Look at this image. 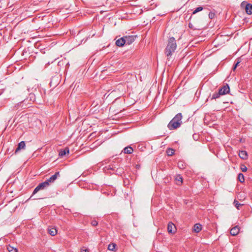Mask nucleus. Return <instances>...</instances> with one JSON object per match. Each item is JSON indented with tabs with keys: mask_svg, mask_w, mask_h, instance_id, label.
Here are the masks:
<instances>
[{
	"mask_svg": "<svg viewBox=\"0 0 252 252\" xmlns=\"http://www.w3.org/2000/svg\"><path fill=\"white\" fill-rule=\"evenodd\" d=\"M30 99L31 100H32L33 101H34L35 100V96H34V94H30Z\"/></svg>",
	"mask_w": 252,
	"mask_h": 252,
	"instance_id": "473e14b6",
	"label": "nucleus"
},
{
	"mask_svg": "<svg viewBox=\"0 0 252 252\" xmlns=\"http://www.w3.org/2000/svg\"><path fill=\"white\" fill-rule=\"evenodd\" d=\"M58 84V77H53L50 81V85L51 86H53L54 87H55L57 86V85Z\"/></svg>",
	"mask_w": 252,
	"mask_h": 252,
	"instance_id": "2eb2a0df",
	"label": "nucleus"
},
{
	"mask_svg": "<svg viewBox=\"0 0 252 252\" xmlns=\"http://www.w3.org/2000/svg\"><path fill=\"white\" fill-rule=\"evenodd\" d=\"M7 249L9 252H18V250L16 248L9 245L7 246Z\"/></svg>",
	"mask_w": 252,
	"mask_h": 252,
	"instance_id": "6ab92c4d",
	"label": "nucleus"
},
{
	"mask_svg": "<svg viewBox=\"0 0 252 252\" xmlns=\"http://www.w3.org/2000/svg\"><path fill=\"white\" fill-rule=\"evenodd\" d=\"M241 169L243 172H245L247 171L248 168L245 165H242L241 166Z\"/></svg>",
	"mask_w": 252,
	"mask_h": 252,
	"instance_id": "c85d7f7f",
	"label": "nucleus"
},
{
	"mask_svg": "<svg viewBox=\"0 0 252 252\" xmlns=\"http://www.w3.org/2000/svg\"><path fill=\"white\" fill-rule=\"evenodd\" d=\"M241 6L245 7V10L248 14H252V4L248 3L245 1H243L241 3Z\"/></svg>",
	"mask_w": 252,
	"mask_h": 252,
	"instance_id": "39448f33",
	"label": "nucleus"
},
{
	"mask_svg": "<svg viewBox=\"0 0 252 252\" xmlns=\"http://www.w3.org/2000/svg\"><path fill=\"white\" fill-rule=\"evenodd\" d=\"M239 157L243 159H247L248 158V154L246 151H240L239 153Z\"/></svg>",
	"mask_w": 252,
	"mask_h": 252,
	"instance_id": "ddd939ff",
	"label": "nucleus"
},
{
	"mask_svg": "<svg viewBox=\"0 0 252 252\" xmlns=\"http://www.w3.org/2000/svg\"><path fill=\"white\" fill-rule=\"evenodd\" d=\"M81 252H89L88 250H87V249H85V250H81Z\"/></svg>",
	"mask_w": 252,
	"mask_h": 252,
	"instance_id": "c9c22d12",
	"label": "nucleus"
},
{
	"mask_svg": "<svg viewBox=\"0 0 252 252\" xmlns=\"http://www.w3.org/2000/svg\"><path fill=\"white\" fill-rule=\"evenodd\" d=\"M115 44L118 47H123L126 44V40H125L124 36L117 39L116 41Z\"/></svg>",
	"mask_w": 252,
	"mask_h": 252,
	"instance_id": "9d476101",
	"label": "nucleus"
},
{
	"mask_svg": "<svg viewBox=\"0 0 252 252\" xmlns=\"http://www.w3.org/2000/svg\"><path fill=\"white\" fill-rule=\"evenodd\" d=\"M25 142L23 141L18 143V147L16 148L15 153H17L19 150L23 149L25 147Z\"/></svg>",
	"mask_w": 252,
	"mask_h": 252,
	"instance_id": "9b49d317",
	"label": "nucleus"
},
{
	"mask_svg": "<svg viewBox=\"0 0 252 252\" xmlns=\"http://www.w3.org/2000/svg\"><path fill=\"white\" fill-rule=\"evenodd\" d=\"M202 225L199 223H196L193 226V231L196 233H198L201 230Z\"/></svg>",
	"mask_w": 252,
	"mask_h": 252,
	"instance_id": "dca6fc26",
	"label": "nucleus"
},
{
	"mask_svg": "<svg viewBox=\"0 0 252 252\" xmlns=\"http://www.w3.org/2000/svg\"><path fill=\"white\" fill-rule=\"evenodd\" d=\"M125 40H126V44L130 45L132 44L135 40L137 35H125L124 36Z\"/></svg>",
	"mask_w": 252,
	"mask_h": 252,
	"instance_id": "423d86ee",
	"label": "nucleus"
},
{
	"mask_svg": "<svg viewBox=\"0 0 252 252\" xmlns=\"http://www.w3.org/2000/svg\"><path fill=\"white\" fill-rule=\"evenodd\" d=\"M69 150L66 147L64 149H61L59 151V156L61 157L64 156L66 154H69Z\"/></svg>",
	"mask_w": 252,
	"mask_h": 252,
	"instance_id": "f8f14e48",
	"label": "nucleus"
},
{
	"mask_svg": "<svg viewBox=\"0 0 252 252\" xmlns=\"http://www.w3.org/2000/svg\"><path fill=\"white\" fill-rule=\"evenodd\" d=\"M203 9V8L202 6H199L197 8H196L192 12V14H195L198 12H200L202 11Z\"/></svg>",
	"mask_w": 252,
	"mask_h": 252,
	"instance_id": "5701e85b",
	"label": "nucleus"
},
{
	"mask_svg": "<svg viewBox=\"0 0 252 252\" xmlns=\"http://www.w3.org/2000/svg\"><path fill=\"white\" fill-rule=\"evenodd\" d=\"M49 186V184L48 182L44 181L38 185V186L34 189L32 192V195L36 193L39 190L44 189Z\"/></svg>",
	"mask_w": 252,
	"mask_h": 252,
	"instance_id": "20e7f679",
	"label": "nucleus"
},
{
	"mask_svg": "<svg viewBox=\"0 0 252 252\" xmlns=\"http://www.w3.org/2000/svg\"><path fill=\"white\" fill-rule=\"evenodd\" d=\"M122 162V160L121 159L115 158L108 165L106 166L105 168L107 170L115 171L116 169L118 168V166L121 165Z\"/></svg>",
	"mask_w": 252,
	"mask_h": 252,
	"instance_id": "7ed1b4c3",
	"label": "nucleus"
},
{
	"mask_svg": "<svg viewBox=\"0 0 252 252\" xmlns=\"http://www.w3.org/2000/svg\"><path fill=\"white\" fill-rule=\"evenodd\" d=\"M189 27L190 29H193V30L196 29L195 28H194V27H193V25L192 24L190 23L189 24Z\"/></svg>",
	"mask_w": 252,
	"mask_h": 252,
	"instance_id": "72a5a7b5",
	"label": "nucleus"
},
{
	"mask_svg": "<svg viewBox=\"0 0 252 252\" xmlns=\"http://www.w3.org/2000/svg\"><path fill=\"white\" fill-rule=\"evenodd\" d=\"M60 176V172H56L55 174L51 176L49 179L46 180V182H48V183L50 184V183H53L58 178V177Z\"/></svg>",
	"mask_w": 252,
	"mask_h": 252,
	"instance_id": "6e6552de",
	"label": "nucleus"
},
{
	"mask_svg": "<svg viewBox=\"0 0 252 252\" xmlns=\"http://www.w3.org/2000/svg\"><path fill=\"white\" fill-rule=\"evenodd\" d=\"M239 232V228L238 226H236L231 229L230 234L233 236H235L238 234Z\"/></svg>",
	"mask_w": 252,
	"mask_h": 252,
	"instance_id": "4468645a",
	"label": "nucleus"
},
{
	"mask_svg": "<svg viewBox=\"0 0 252 252\" xmlns=\"http://www.w3.org/2000/svg\"><path fill=\"white\" fill-rule=\"evenodd\" d=\"M240 62H241V60L240 59H238L236 63L235 64V65H234V66L232 68L233 71L235 70V69H236L237 66L239 65V64L240 63Z\"/></svg>",
	"mask_w": 252,
	"mask_h": 252,
	"instance_id": "bb28decb",
	"label": "nucleus"
},
{
	"mask_svg": "<svg viewBox=\"0 0 252 252\" xmlns=\"http://www.w3.org/2000/svg\"><path fill=\"white\" fill-rule=\"evenodd\" d=\"M115 246H116V245H115V244H113L112 246H111V245H109L108 246V248L109 250L113 251L114 250V249L115 248Z\"/></svg>",
	"mask_w": 252,
	"mask_h": 252,
	"instance_id": "2f4dec72",
	"label": "nucleus"
},
{
	"mask_svg": "<svg viewBox=\"0 0 252 252\" xmlns=\"http://www.w3.org/2000/svg\"><path fill=\"white\" fill-rule=\"evenodd\" d=\"M176 180L179 182H181V183L183 182V178L181 175H178L176 178Z\"/></svg>",
	"mask_w": 252,
	"mask_h": 252,
	"instance_id": "cd10ccee",
	"label": "nucleus"
},
{
	"mask_svg": "<svg viewBox=\"0 0 252 252\" xmlns=\"http://www.w3.org/2000/svg\"><path fill=\"white\" fill-rule=\"evenodd\" d=\"M91 224L93 225V226H95L96 225H97L98 224V222L96 220H93L91 222Z\"/></svg>",
	"mask_w": 252,
	"mask_h": 252,
	"instance_id": "7c9ffc66",
	"label": "nucleus"
},
{
	"mask_svg": "<svg viewBox=\"0 0 252 252\" xmlns=\"http://www.w3.org/2000/svg\"><path fill=\"white\" fill-rule=\"evenodd\" d=\"M49 233L51 236H55L57 233V230L56 228H52L49 229Z\"/></svg>",
	"mask_w": 252,
	"mask_h": 252,
	"instance_id": "412c9836",
	"label": "nucleus"
},
{
	"mask_svg": "<svg viewBox=\"0 0 252 252\" xmlns=\"http://www.w3.org/2000/svg\"><path fill=\"white\" fill-rule=\"evenodd\" d=\"M234 204H235L236 208L238 210L240 209V207L243 205L242 204L239 203V202L236 200H234Z\"/></svg>",
	"mask_w": 252,
	"mask_h": 252,
	"instance_id": "a878e982",
	"label": "nucleus"
},
{
	"mask_svg": "<svg viewBox=\"0 0 252 252\" xmlns=\"http://www.w3.org/2000/svg\"><path fill=\"white\" fill-rule=\"evenodd\" d=\"M135 167L137 169H139L140 168V165L139 164H136Z\"/></svg>",
	"mask_w": 252,
	"mask_h": 252,
	"instance_id": "f704fd0d",
	"label": "nucleus"
},
{
	"mask_svg": "<svg viewBox=\"0 0 252 252\" xmlns=\"http://www.w3.org/2000/svg\"><path fill=\"white\" fill-rule=\"evenodd\" d=\"M238 179L239 182L241 183H244L245 181L244 175L241 173L238 174Z\"/></svg>",
	"mask_w": 252,
	"mask_h": 252,
	"instance_id": "4be33fe9",
	"label": "nucleus"
},
{
	"mask_svg": "<svg viewBox=\"0 0 252 252\" xmlns=\"http://www.w3.org/2000/svg\"><path fill=\"white\" fill-rule=\"evenodd\" d=\"M175 150L172 148H168L166 150V154L168 156H172L174 154Z\"/></svg>",
	"mask_w": 252,
	"mask_h": 252,
	"instance_id": "aec40b11",
	"label": "nucleus"
},
{
	"mask_svg": "<svg viewBox=\"0 0 252 252\" xmlns=\"http://www.w3.org/2000/svg\"><path fill=\"white\" fill-rule=\"evenodd\" d=\"M115 171L116 172V174L119 175H122L124 173V169L122 168L121 165L120 166H118Z\"/></svg>",
	"mask_w": 252,
	"mask_h": 252,
	"instance_id": "a211bd4d",
	"label": "nucleus"
},
{
	"mask_svg": "<svg viewBox=\"0 0 252 252\" xmlns=\"http://www.w3.org/2000/svg\"><path fill=\"white\" fill-rule=\"evenodd\" d=\"M168 232L170 233H174L176 232V227L174 223L169 222L167 226Z\"/></svg>",
	"mask_w": 252,
	"mask_h": 252,
	"instance_id": "1a4fd4ad",
	"label": "nucleus"
},
{
	"mask_svg": "<svg viewBox=\"0 0 252 252\" xmlns=\"http://www.w3.org/2000/svg\"><path fill=\"white\" fill-rule=\"evenodd\" d=\"M208 16H209V18L210 19H212L214 18V17L215 16V13L212 12H210L208 14Z\"/></svg>",
	"mask_w": 252,
	"mask_h": 252,
	"instance_id": "c756f323",
	"label": "nucleus"
},
{
	"mask_svg": "<svg viewBox=\"0 0 252 252\" xmlns=\"http://www.w3.org/2000/svg\"><path fill=\"white\" fill-rule=\"evenodd\" d=\"M182 114L179 113L170 121L167 125V127L170 130H173L179 127L182 123Z\"/></svg>",
	"mask_w": 252,
	"mask_h": 252,
	"instance_id": "f03ea898",
	"label": "nucleus"
},
{
	"mask_svg": "<svg viewBox=\"0 0 252 252\" xmlns=\"http://www.w3.org/2000/svg\"><path fill=\"white\" fill-rule=\"evenodd\" d=\"M177 49V43L175 38L173 37H170L168 40V43L165 50V54L167 57V60L170 61L171 56Z\"/></svg>",
	"mask_w": 252,
	"mask_h": 252,
	"instance_id": "f257e3e1",
	"label": "nucleus"
},
{
	"mask_svg": "<svg viewBox=\"0 0 252 252\" xmlns=\"http://www.w3.org/2000/svg\"><path fill=\"white\" fill-rule=\"evenodd\" d=\"M219 94L221 95L226 94L230 92V88L228 84H226L222 87L219 89Z\"/></svg>",
	"mask_w": 252,
	"mask_h": 252,
	"instance_id": "0eeeda50",
	"label": "nucleus"
},
{
	"mask_svg": "<svg viewBox=\"0 0 252 252\" xmlns=\"http://www.w3.org/2000/svg\"><path fill=\"white\" fill-rule=\"evenodd\" d=\"M220 95H221V94H219V90H218V92H215L213 94L212 99H213L218 98L220 96Z\"/></svg>",
	"mask_w": 252,
	"mask_h": 252,
	"instance_id": "b1692460",
	"label": "nucleus"
},
{
	"mask_svg": "<svg viewBox=\"0 0 252 252\" xmlns=\"http://www.w3.org/2000/svg\"><path fill=\"white\" fill-rule=\"evenodd\" d=\"M178 166L180 169H183V168H184L185 167L186 164L183 161H179L178 163Z\"/></svg>",
	"mask_w": 252,
	"mask_h": 252,
	"instance_id": "393cba45",
	"label": "nucleus"
},
{
	"mask_svg": "<svg viewBox=\"0 0 252 252\" xmlns=\"http://www.w3.org/2000/svg\"><path fill=\"white\" fill-rule=\"evenodd\" d=\"M133 151V150L131 146L126 147L123 150V152L125 154H131L132 153Z\"/></svg>",
	"mask_w": 252,
	"mask_h": 252,
	"instance_id": "f3484780",
	"label": "nucleus"
}]
</instances>
